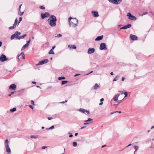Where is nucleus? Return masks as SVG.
Returning a JSON list of instances; mask_svg holds the SVG:
<instances>
[{
  "mask_svg": "<svg viewBox=\"0 0 154 154\" xmlns=\"http://www.w3.org/2000/svg\"><path fill=\"white\" fill-rule=\"evenodd\" d=\"M134 148L135 149V151L134 152V154H135V152L138 150V146H134Z\"/></svg>",
  "mask_w": 154,
  "mask_h": 154,
  "instance_id": "obj_26",
  "label": "nucleus"
},
{
  "mask_svg": "<svg viewBox=\"0 0 154 154\" xmlns=\"http://www.w3.org/2000/svg\"><path fill=\"white\" fill-rule=\"evenodd\" d=\"M17 19H16L15 20L14 24H13V25H14L16 27V25H17Z\"/></svg>",
  "mask_w": 154,
  "mask_h": 154,
  "instance_id": "obj_33",
  "label": "nucleus"
},
{
  "mask_svg": "<svg viewBox=\"0 0 154 154\" xmlns=\"http://www.w3.org/2000/svg\"><path fill=\"white\" fill-rule=\"evenodd\" d=\"M48 119L49 120H51L53 119V118L52 117H48Z\"/></svg>",
  "mask_w": 154,
  "mask_h": 154,
  "instance_id": "obj_48",
  "label": "nucleus"
},
{
  "mask_svg": "<svg viewBox=\"0 0 154 154\" xmlns=\"http://www.w3.org/2000/svg\"><path fill=\"white\" fill-rule=\"evenodd\" d=\"M125 78L124 77H122V81H124L125 80Z\"/></svg>",
  "mask_w": 154,
  "mask_h": 154,
  "instance_id": "obj_50",
  "label": "nucleus"
},
{
  "mask_svg": "<svg viewBox=\"0 0 154 154\" xmlns=\"http://www.w3.org/2000/svg\"><path fill=\"white\" fill-rule=\"evenodd\" d=\"M95 49L94 48H89L88 49V54H91L94 53L95 51Z\"/></svg>",
  "mask_w": 154,
  "mask_h": 154,
  "instance_id": "obj_10",
  "label": "nucleus"
},
{
  "mask_svg": "<svg viewBox=\"0 0 154 154\" xmlns=\"http://www.w3.org/2000/svg\"><path fill=\"white\" fill-rule=\"evenodd\" d=\"M81 75L80 74H75V75H74V76L75 77H76V76H78V75Z\"/></svg>",
  "mask_w": 154,
  "mask_h": 154,
  "instance_id": "obj_52",
  "label": "nucleus"
},
{
  "mask_svg": "<svg viewBox=\"0 0 154 154\" xmlns=\"http://www.w3.org/2000/svg\"><path fill=\"white\" fill-rule=\"evenodd\" d=\"M29 46V45L27 44H26L24 45L22 47L21 50H23L24 49L26 48L27 47Z\"/></svg>",
  "mask_w": 154,
  "mask_h": 154,
  "instance_id": "obj_21",
  "label": "nucleus"
},
{
  "mask_svg": "<svg viewBox=\"0 0 154 154\" xmlns=\"http://www.w3.org/2000/svg\"><path fill=\"white\" fill-rule=\"evenodd\" d=\"M16 85L14 84H12L10 85L9 86V89H10L14 90L16 88Z\"/></svg>",
  "mask_w": 154,
  "mask_h": 154,
  "instance_id": "obj_13",
  "label": "nucleus"
},
{
  "mask_svg": "<svg viewBox=\"0 0 154 154\" xmlns=\"http://www.w3.org/2000/svg\"><path fill=\"white\" fill-rule=\"evenodd\" d=\"M26 36V34H24L21 36H19V40H20L21 39H23V38Z\"/></svg>",
  "mask_w": 154,
  "mask_h": 154,
  "instance_id": "obj_24",
  "label": "nucleus"
},
{
  "mask_svg": "<svg viewBox=\"0 0 154 154\" xmlns=\"http://www.w3.org/2000/svg\"><path fill=\"white\" fill-rule=\"evenodd\" d=\"M2 45V42L0 41V47H1Z\"/></svg>",
  "mask_w": 154,
  "mask_h": 154,
  "instance_id": "obj_55",
  "label": "nucleus"
},
{
  "mask_svg": "<svg viewBox=\"0 0 154 154\" xmlns=\"http://www.w3.org/2000/svg\"><path fill=\"white\" fill-rule=\"evenodd\" d=\"M103 104V102H101L99 104L100 105H102Z\"/></svg>",
  "mask_w": 154,
  "mask_h": 154,
  "instance_id": "obj_57",
  "label": "nucleus"
},
{
  "mask_svg": "<svg viewBox=\"0 0 154 154\" xmlns=\"http://www.w3.org/2000/svg\"><path fill=\"white\" fill-rule=\"evenodd\" d=\"M120 95V94H119L116 95L114 97L113 100L115 101H117L118 100V98Z\"/></svg>",
  "mask_w": 154,
  "mask_h": 154,
  "instance_id": "obj_16",
  "label": "nucleus"
},
{
  "mask_svg": "<svg viewBox=\"0 0 154 154\" xmlns=\"http://www.w3.org/2000/svg\"><path fill=\"white\" fill-rule=\"evenodd\" d=\"M77 145V143L76 142H73V146H74L75 147Z\"/></svg>",
  "mask_w": 154,
  "mask_h": 154,
  "instance_id": "obj_31",
  "label": "nucleus"
},
{
  "mask_svg": "<svg viewBox=\"0 0 154 154\" xmlns=\"http://www.w3.org/2000/svg\"><path fill=\"white\" fill-rule=\"evenodd\" d=\"M21 34L20 32L16 31L15 33L11 35V39L12 40L14 38H16V39L19 40V36H18Z\"/></svg>",
  "mask_w": 154,
  "mask_h": 154,
  "instance_id": "obj_3",
  "label": "nucleus"
},
{
  "mask_svg": "<svg viewBox=\"0 0 154 154\" xmlns=\"http://www.w3.org/2000/svg\"><path fill=\"white\" fill-rule=\"evenodd\" d=\"M84 122H86L84 123V125H86L90 123V122H92L93 119L91 118H89L88 120L85 121Z\"/></svg>",
  "mask_w": 154,
  "mask_h": 154,
  "instance_id": "obj_12",
  "label": "nucleus"
},
{
  "mask_svg": "<svg viewBox=\"0 0 154 154\" xmlns=\"http://www.w3.org/2000/svg\"><path fill=\"white\" fill-rule=\"evenodd\" d=\"M79 111H81V112L83 113H85V109H79Z\"/></svg>",
  "mask_w": 154,
  "mask_h": 154,
  "instance_id": "obj_25",
  "label": "nucleus"
},
{
  "mask_svg": "<svg viewBox=\"0 0 154 154\" xmlns=\"http://www.w3.org/2000/svg\"><path fill=\"white\" fill-rule=\"evenodd\" d=\"M30 41H31V39H30V38L29 39V40L27 42L26 44H28L29 45Z\"/></svg>",
  "mask_w": 154,
  "mask_h": 154,
  "instance_id": "obj_36",
  "label": "nucleus"
},
{
  "mask_svg": "<svg viewBox=\"0 0 154 154\" xmlns=\"http://www.w3.org/2000/svg\"><path fill=\"white\" fill-rule=\"evenodd\" d=\"M31 104H32L33 105H35V104H34V101H33V100H32L31 101Z\"/></svg>",
  "mask_w": 154,
  "mask_h": 154,
  "instance_id": "obj_46",
  "label": "nucleus"
},
{
  "mask_svg": "<svg viewBox=\"0 0 154 154\" xmlns=\"http://www.w3.org/2000/svg\"><path fill=\"white\" fill-rule=\"evenodd\" d=\"M132 16V15L130 13H128L127 15V16H128L129 17H130Z\"/></svg>",
  "mask_w": 154,
  "mask_h": 154,
  "instance_id": "obj_40",
  "label": "nucleus"
},
{
  "mask_svg": "<svg viewBox=\"0 0 154 154\" xmlns=\"http://www.w3.org/2000/svg\"><path fill=\"white\" fill-rule=\"evenodd\" d=\"M124 94L125 95V97H127L128 96V93L126 92H125Z\"/></svg>",
  "mask_w": 154,
  "mask_h": 154,
  "instance_id": "obj_44",
  "label": "nucleus"
},
{
  "mask_svg": "<svg viewBox=\"0 0 154 154\" xmlns=\"http://www.w3.org/2000/svg\"><path fill=\"white\" fill-rule=\"evenodd\" d=\"M69 24L70 26L75 27L77 26L78 20L76 18H72L70 17L68 19Z\"/></svg>",
  "mask_w": 154,
  "mask_h": 154,
  "instance_id": "obj_2",
  "label": "nucleus"
},
{
  "mask_svg": "<svg viewBox=\"0 0 154 154\" xmlns=\"http://www.w3.org/2000/svg\"><path fill=\"white\" fill-rule=\"evenodd\" d=\"M91 13L93 14V16L94 17H97L99 16L98 12L97 11H92Z\"/></svg>",
  "mask_w": 154,
  "mask_h": 154,
  "instance_id": "obj_11",
  "label": "nucleus"
},
{
  "mask_svg": "<svg viewBox=\"0 0 154 154\" xmlns=\"http://www.w3.org/2000/svg\"><path fill=\"white\" fill-rule=\"evenodd\" d=\"M85 113H87L88 115H89L90 114L89 111L87 110H85Z\"/></svg>",
  "mask_w": 154,
  "mask_h": 154,
  "instance_id": "obj_34",
  "label": "nucleus"
},
{
  "mask_svg": "<svg viewBox=\"0 0 154 154\" xmlns=\"http://www.w3.org/2000/svg\"><path fill=\"white\" fill-rule=\"evenodd\" d=\"M67 102V100H65V102H63H63H61V103H64L65 102Z\"/></svg>",
  "mask_w": 154,
  "mask_h": 154,
  "instance_id": "obj_59",
  "label": "nucleus"
},
{
  "mask_svg": "<svg viewBox=\"0 0 154 154\" xmlns=\"http://www.w3.org/2000/svg\"><path fill=\"white\" fill-rule=\"evenodd\" d=\"M48 54H54V52L53 50H52V49H51L50 50V51H49Z\"/></svg>",
  "mask_w": 154,
  "mask_h": 154,
  "instance_id": "obj_28",
  "label": "nucleus"
},
{
  "mask_svg": "<svg viewBox=\"0 0 154 154\" xmlns=\"http://www.w3.org/2000/svg\"><path fill=\"white\" fill-rule=\"evenodd\" d=\"M20 56H21V57H23V59H25V55H24V54L23 52L21 53V54H20V55L18 57Z\"/></svg>",
  "mask_w": 154,
  "mask_h": 154,
  "instance_id": "obj_22",
  "label": "nucleus"
},
{
  "mask_svg": "<svg viewBox=\"0 0 154 154\" xmlns=\"http://www.w3.org/2000/svg\"><path fill=\"white\" fill-rule=\"evenodd\" d=\"M78 133H75V136H77L78 135Z\"/></svg>",
  "mask_w": 154,
  "mask_h": 154,
  "instance_id": "obj_60",
  "label": "nucleus"
},
{
  "mask_svg": "<svg viewBox=\"0 0 154 154\" xmlns=\"http://www.w3.org/2000/svg\"><path fill=\"white\" fill-rule=\"evenodd\" d=\"M22 20V17H20L19 18V23H20V22Z\"/></svg>",
  "mask_w": 154,
  "mask_h": 154,
  "instance_id": "obj_47",
  "label": "nucleus"
},
{
  "mask_svg": "<svg viewBox=\"0 0 154 154\" xmlns=\"http://www.w3.org/2000/svg\"><path fill=\"white\" fill-rule=\"evenodd\" d=\"M0 60L2 62H3L6 60H7L6 57L5 55L4 54H2L0 57Z\"/></svg>",
  "mask_w": 154,
  "mask_h": 154,
  "instance_id": "obj_9",
  "label": "nucleus"
},
{
  "mask_svg": "<svg viewBox=\"0 0 154 154\" xmlns=\"http://www.w3.org/2000/svg\"><path fill=\"white\" fill-rule=\"evenodd\" d=\"M62 36V35H61V34H57V35L55 36V37H61Z\"/></svg>",
  "mask_w": 154,
  "mask_h": 154,
  "instance_id": "obj_35",
  "label": "nucleus"
},
{
  "mask_svg": "<svg viewBox=\"0 0 154 154\" xmlns=\"http://www.w3.org/2000/svg\"><path fill=\"white\" fill-rule=\"evenodd\" d=\"M65 79V78L63 76L59 77L58 78V80H61L62 79Z\"/></svg>",
  "mask_w": 154,
  "mask_h": 154,
  "instance_id": "obj_27",
  "label": "nucleus"
},
{
  "mask_svg": "<svg viewBox=\"0 0 154 154\" xmlns=\"http://www.w3.org/2000/svg\"><path fill=\"white\" fill-rule=\"evenodd\" d=\"M120 29H125L124 27L123 26V27H122L121 28H120Z\"/></svg>",
  "mask_w": 154,
  "mask_h": 154,
  "instance_id": "obj_58",
  "label": "nucleus"
},
{
  "mask_svg": "<svg viewBox=\"0 0 154 154\" xmlns=\"http://www.w3.org/2000/svg\"><path fill=\"white\" fill-rule=\"evenodd\" d=\"M16 110V109L15 108H14L12 109H10V111L11 112H14Z\"/></svg>",
  "mask_w": 154,
  "mask_h": 154,
  "instance_id": "obj_30",
  "label": "nucleus"
},
{
  "mask_svg": "<svg viewBox=\"0 0 154 154\" xmlns=\"http://www.w3.org/2000/svg\"><path fill=\"white\" fill-rule=\"evenodd\" d=\"M128 18L131 20H135L137 19V18L134 16L132 15L130 17H128Z\"/></svg>",
  "mask_w": 154,
  "mask_h": 154,
  "instance_id": "obj_18",
  "label": "nucleus"
},
{
  "mask_svg": "<svg viewBox=\"0 0 154 154\" xmlns=\"http://www.w3.org/2000/svg\"><path fill=\"white\" fill-rule=\"evenodd\" d=\"M131 26V24H128L124 26L125 29H127L128 28H130Z\"/></svg>",
  "mask_w": 154,
  "mask_h": 154,
  "instance_id": "obj_19",
  "label": "nucleus"
},
{
  "mask_svg": "<svg viewBox=\"0 0 154 154\" xmlns=\"http://www.w3.org/2000/svg\"><path fill=\"white\" fill-rule=\"evenodd\" d=\"M148 13V12H144L142 15H141V16H143V15H146Z\"/></svg>",
  "mask_w": 154,
  "mask_h": 154,
  "instance_id": "obj_42",
  "label": "nucleus"
},
{
  "mask_svg": "<svg viewBox=\"0 0 154 154\" xmlns=\"http://www.w3.org/2000/svg\"><path fill=\"white\" fill-rule=\"evenodd\" d=\"M104 99L103 98H101L100 100V101L101 102L103 101L104 100Z\"/></svg>",
  "mask_w": 154,
  "mask_h": 154,
  "instance_id": "obj_54",
  "label": "nucleus"
},
{
  "mask_svg": "<svg viewBox=\"0 0 154 154\" xmlns=\"http://www.w3.org/2000/svg\"><path fill=\"white\" fill-rule=\"evenodd\" d=\"M103 35L98 36L96 38V39H95V40L100 41L103 39Z\"/></svg>",
  "mask_w": 154,
  "mask_h": 154,
  "instance_id": "obj_17",
  "label": "nucleus"
},
{
  "mask_svg": "<svg viewBox=\"0 0 154 154\" xmlns=\"http://www.w3.org/2000/svg\"><path fill=\"white\" fill-rule=\"evenodd\" d=\"M153 128H154V125L152 126L151 127V129H153Z\"/></svg>",
  "mask_w": 154,
  "mask_h": 154,
  "instance_id": "obj_64",
  "label": "nucleus"
},
{
  "mask_svg": "<svg viewBox=\"0 0 154 154\" xmlns=\"http://www.w3.org/2000/svg\"><path fill=\"white\" fill-rule=\"evenodd\" d=\"M130 38L131 39L133 40H136L137 38V37L136 36H135L134 35H133L132 34H131L130 35Z\"/></svg>",
  "mask_w": 154,
  "mask_h": 154,
  "instance_id": "obj_14",
  "label": "nucleus"
},
{
  "mask_svg": "<svg viewBox=\"0 0 154 154\" xmlns=\"http://www.w3.org/2000/svg\"><path fill=\"white\" fill-rule=\"evenodd\" d=\"M54 128V126L53 125V126L51 127H50L48 128H47V129H53V128Z\"/></svg>",
  "mask_w": 154,
  "mask_h": 154,
  "instance_id": "obj_38",
  "label": "nucleus"
},
{
  "mask_svg": "<svg viewBox=\"0 0 154 154\" xmlns=\"http://www.w3.org/2000/svg\"><path fill=\"white\" fill-rule=\"evenodd\" d=\"M36 87H37V88H41L39 86H38V85H37L36 86Z\"/></svg>",
  "mask_w": 154,
  "mask_h": 154,
  "instance_id": "obj_62",
  "label": "nucleus"
},
{
  "mask_svg": "<svg viewBox=\"0 0 154 154\" xmlns=\"http://www.w3.org/2000/svg\"><path fill=\"white\" fill-rule=\"evenodd\" d=\"M50 15V14L48 12H45L44 14L42 13L41 16L42 18V19H44L45 17H48Z\"/></svg>",
  "mask_w": 154,
  "mask_h": 154,
  "instance_id": "obj_8",
  "label": "nucleus"
},
{
  "mask_svg": "<svg viewBox=\"0 0 154 154\" xmlns=\"http://www.w3.org/2000/svg\"><path fill=\"white\" fill-rule=\"evenodd\" d=\"M68 46V47L70 49H75L76 48V46L74 45H69Z\"/></svg>",
  "mask_w": 154,
  "mask_h": 154,
  "instance_id": "obj_15",
  "label": "nucleus"
},
{
  "mask_svg": "<svg viewBox=\"0 0 154 154\" xmlns=\"http://www.w3.org/2000/svg\"><path fill=\"white\" fill-rule=\"evenodd\" d=\"M131 144H130L129 145H128L126 147V148H128V146H131Z\"/></svg>",
  "mask_w": 154,
  "mask_h": 154,
  "instance_id": "obj_53",
  "label": "nucleus"
},
{
  "mask_svg": "<svg viewBox=\"0 0 154 154\" xmlns=\"http://www.w3.org/2000/svg\"><path fill=\"white\" fill-rule=\"evenodd\" d=\"M32 83H33V84H36V82H32Z\"/></svg>",
  "mask_w": 154,
  "mask_h": 154,
  "instance_id": "obj_61",
  "label": "nucleus"
},
{
  "mask_svg": "<svg viewBox=\"0 0 154 154\" xmlns=\"http://www.w3.org/2000/svg\"><path fill=\"white\" fill-rule=\"evenodd\" d=\"M110 74L111 75H114V74L113 73V72H111L110 73Z\"/></svg>",
  "mask_w": 154,
  "mask_h": 154,
  "instance_id": "obj_63",
  "label": "nucleus"
},
{
  "mask_svg": "<svg viewBox=\"0 0 154 154\" xmlns=\"http://www.w3.org/2000/svg\"><path fill=\"white\" fill-rule=\"evenodd\" d=\"M39 8L40 9H45V8L42 6H40L39 7Z\"/></svg>",
  "mask_w": 154,
  "mask_h": 154,
  "instance_id": "obj_37",
  "label": "nucleus"
},
{
  "mask_svg": "<svg viewBox=\"0 0 154 154\" xmlns=\"http://www.w3.org/2000/svg\"><path fill=\"white\" fill-rule=\"evenodd\" d=\"M56 47V46L55 45L54 46L52 47L51 49H52V50H54V49Z\"/></svg>",
  "mask_w": 154,
  "mask_h": 154,
  "instance_id": "obj_51",
  "label": "nucleus"
},
{
  "mask_svg": "<svg viewBox=\"0 0 154 154\" xmlns=\"http://www.w3.org/2000/svg\"><path fill=\"white\" fill-rule=\"evenodd\" d=\"M8 143V140L6 139L5 141V146L6 152L8 153H10L11 152Z\"/></svg>",
  "mask_w": 154,
  "mask_h": 154,
  "instance_id": "obj_4",
  "label": "nucleus"
},
{
  "mask_svg": "<svg viewBox=\"0 0 154 154\" xmlns=\"http://www.w3.org/2000/svg\"><path fill=\"white\" fill-rule=\"evenodd\" d=\"M118 77V76H116L113 79V81H116L118 80V79L117 78Z\"/></svg>",
  "mask_w": 154,
  "mask_h": 154,
  "instance_id": "obj_43",
  "label": "nucleus"
},
{
  "mask_svg": "<svg viewBox=\"0 0 154 154\" xmlns=\"http://www.w3.org/2000/svg\"><path fill=\"white\" fill-rule=\"evenodd\" d=\"M29 106L32 109H33V106L31 105H29Z\"/></svg>",
  "mask_w": 154,
  "mask_h": 154,
  "instance_id": "obj_49",
  "label": "nucleus"
},
{
  "mask_svg": "<svg viewBox=\"0 0 154 154\" xmlns=\"http://www.w3.org/2000/svg\"><path fill=\"white\" fill-rule=\"evenodd\" d=\"M15 27H16V26H15L14 25H13V26H10V27H9V29H14Z\"/></svg>",
  "mask_w": 154,
  "mask_h": 154,
  "instance_id": "obj_32",
  "label": "nucleus"
},
{
  "mask_svg": "<svg viewBox=\"0 0 154 154\" xmlns=\"http://www.w3.org/2000/svg\"><path fill=\"white\" fill-rule=\"evenodd\" d=\"M67 82H68V81H62V83H61V84L62 85H63L65 84H66V83H67Z\"/></svg>",
  "mask_w": 154,
  "mask_h": 154,
  "instance_id": "obj_29",
  "label": "nucleus"
},
{
  "mask_svg": "<svg viewBox=\"0 0 154 154\" xmlns=\"http://www.w3.org/2000/svg\"><path fill=\"white\" fill-rule=\"evenodd\" d=\"M38 137V135H31L30 136V137L31 138L36 139Z\"/></svg>",
  "mask_w": 154,
  "mask_h": 154,
  "instance_id": "obj_23",
  "label": "nucleus"
},
{
  "mask_svg": "<svg viewBox=\"0 0 154 154\" xmlns=\"http://www.w3.org/2000/svg\"><path fill=\"white\" fill-rule=\"evenodd\" d=\"M48 61V59H46L43 60H42L40 61L37 64V65H43L45 63H47Z\"/></svg>",
  "mask_w": 154,
  "mask_h": 154,
  "instance_id": "obj_7",
  "label": "nucleus"
},
{
  "mask_svg": "<svg viewBox=\"0 0 154 154\" xmlns=\"http://www.w3.org/2000/svg\"><path fill=\"white\" fill-rule=\"evenodd\" d=\"M73 136V135L72 134H70L69 135V137H72Z\"/></svg>",
  "mask_w": 154,
  "mask_h": 154,
  "instance_id": "obj_56",
  "label": "nucleus"
},
{
  "mask_svg": "<svg viewBox=\"0 0 154 154\" xmlns=\"http://www.w3.org/2000/svg\"><path fill=\"white\" fill-rule=\"evenodd\" d=\"M108 1L112 3L118 5L122 2V0H108Z\"/></svg>",
  "mask_w": 154,
  "mask_h": 154,
  "instance_id": "obj_5",
  "label": "nucleus"
},
{
  "mask_svg": "<svg viewBox=\"0 0 154 154\" xmlns=\"http://www.w3.org/2000/svg\"><path fill=\"white\" fill-rule=\"evenodd\" d=\"M22 5V4H21L19 6V13H20V9H21V6Z\"/></svg>",
  "mask_w": 154,
  "mask_h": 154,
  "instance_id": "obj_41",
  "label": "nucleus"
},
{
  "mask_svg": "<svg viewBox=\"0 0 154 154\" xmlns=\"http://www.w3.org/2000/svg\"><path fill=\"white\" fill-rule=\"evenodd\" d=\"M100 87L98 85L97 83H96L94 86V90H96Z\"/></svg>",
  "mask_w": 154,
  "mask_h": 154,
  "instance_id": "obj_20",
  "label": "nucleus"
},
{
  "mask_svg": "<svg viewBox=\"0 0 154 154\" xmlns=\"http://www.w3.org/2000/svg\"><path fill=\"white\" fill-rule=\"evenodd\" d=\"M24 12H21L20 11V13H19V14L20 16H22Z\"/></svg>",
  "mask_w": 154,
  "mask_h": 154,
  "instance_id": "obj_39",
  "label": "nucleus"
},
{
  "mask_svg": "<svg viewBox=\"0 0 154 154\" xmlns=\"http://www.w3.org/2000/svg\"><path fill=\"white\" fill-rule=\"evenodd\" d=\"M100 50H106L107 49L105 43H101L100 45Z\"/></svg>",
  "mask_w": 154,
  "mask_h": 154,
  "instance_id": "obj_6",
  "label": "nucleus"
},
{
  "mask_svg": "<svg viewBox=\"0 0 154 154\" xmlns=\"http://www.w3.org/2000/svg\"><path fill=\"white\" fill-rule=\"evenodd\" d=\"M47 147V146H43L42 147V149H45Z\"/></svg>",
  "mask_w": 154,
  "mask_h": 154,
  "instance_id": "obj_45",
  "label": "nucleus"
},
{
  "mask_svg": "<svg viewBox=\"0 0 154 154\" xmlns=\"http://www.w3.org/2000/svg\"><path fill=\"white\" fill-rule=\"evenodd\" d=\"M57 20L56 17L54 15H51L48 20L49 24L51 27H54L56 26V22Z\"/></svg>",
  "mask_w": 154,
  "mask_h": 154,
  "instance_id": "obj_1",
  "label": "nucleus"
}]
</instances>
